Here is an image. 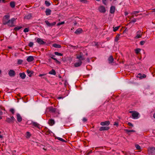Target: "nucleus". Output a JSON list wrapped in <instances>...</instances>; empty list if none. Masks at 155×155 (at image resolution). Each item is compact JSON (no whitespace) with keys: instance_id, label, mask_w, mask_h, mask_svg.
<instances>
[{"instance_id":"b1692460","label":"nucleus","mask_w":155,"mask_h":155,"mask_svg":"<svg viewBox=\"0 0 155 155\" xmlns=\"http://www.w3.org/2000/svg\"><path fill=\"white\" fill-rule=\"evenodd\" d=\"M48 123L50 125L52 126L54 124L55 121L54 120L51 119L49 120Z\"/></svg>"},{"instance_id":"37998d69","label":"nucleus","mask_w":155,"mask_h":155,"mask_svg":"<svg viewBox=\"0 0 155 155\" xmlns=\"http://www.w3.org/2000/svg\"><path fill=\"white\" fill-rule=\"evenodd\" d=\"M102 2L103 4L106 5H107L106 1L107 0H102Z\"/></svg>"},{"instance_id":"4468645a","label":"nucleus","mask_w":155,"mask_h":155,"mask_svg":"<svg viewBox=\"0 0 155 155\" xmlns=\"http://www.w3.org/2000/svg\"><path fill=\"white\" fill-rule=\"evenodd\" d=\"M108 60L109 64H111L114 62V59L112 56L111 55L108 58Z\"/></svg>"},{"instance_id":"864d4df0","label":"nucleus","mask_w":155,"mask_h":155,"mask_svg":"<svg viewBox=\"0 0 155 155\" xmlns=\"http://www.w3.org/2000/svg\"><path fill=\"white\" fill-rule=\"evenodd\" d=\"M81 2H84V3H86L87 1L86 0H80Z\"/></svg>"},{"instance_id":"09e8293b","label":"nucleus","mask_w":155,"mask_h":155,"mask_svg":"<svg viewBox=\"0 0 155 155\" xmlns=\"http://www.w3.org/2000/svg\"><path fill=\"white\" fill-rule=\"evenodd\" d=\"M87 119L85 117H84L82 119V120H83V122H84L87 121Z\"/></svg>"},{"instance_id":"5fc2aeb1","label":"nucleus","mask_w":155,"mask_h":155,"mask_svg":"<svg viewBox=\"0 0 155 155\" xmlns=\"http://www.w3.org/2000/svg\"><path fill=\"white\" fill-rule=\"evenodd\" d=\"M120 35L118 34L117 35L115 38V39H118L119 38V36Z\"/></svg>"},{"instance_id":"39448f33","label":"nucleus","mask_w":155,"mask_h":155,"mask_svg":"<svg viewBox=\"0 0 155 155\" xmlns=\"http://www.w3.org/2000/svg\"><path fill=\"white\" fill-rule=\"evenodd\" d=\"M15 20L16 19L14 18H12L11 20H8L7 25L10 27L15 26L14 22Z\"/></svg>"},{"instance_id":"c85d7f7f","label":"nucleus","mask_w":155,"mask_h":155,"mask_svg":"<svg viewBox=\"0 0 155 155\" xmlns=\"http://www.w3.org/2000/svg\"><path fill=\"white\" fill-rule=\"evenodd\" d=\"M10 5L11 7L14 8L15 6V2H10Z\"/></svg>"},{"instance_id":"58836bf2","label":"nucleus","mask_w":155,"mask_h":155,"mask_svg":"<svg viewBox=\"0 0 155 155\" xmlns=\"http://www.w3.org/2000/svg\"><path fill=\"white\" fill-rule=\"evenodd\" d=\"M137 20L136 18H134L130 21L129 23V24L131 23L132 22L134 23Z\"/></svg>"},{"instance_id":"4d7b16f0","label":"nucleus","mask_w":155,"mask_h":155,"mask_svg":"<svg viewBox=\"0 0 155 155\" xmlns=\"http://www.w3.org/2000/svg\"><path fill=\"white\" fill-rule=\"evenodd\" d=\"M27 136H28L29 137H30V134L29 133V132H27Z\"/></svg>"},{"instance_id":"bb28decb","label":"nucleus","mask_w":155,"mask_h":155,"mask_svg":"<svg viewBox=\"0 0 155 155\" xmlns=\"http://www.w3.org/2000/svg\"><path fill=\"white\" fill-rule=\"evenodd\" d=\"M52 46L53 47L57 48H60L61 47L60 45L56 44H53Z\"/></svg>"},{"instance_id":"c9c22d12","label":"nucleus","mask_w":155,"mask_h":155,"mask_svg":"<svg viewBox=\"0 0 155 155\" xmlns=\"http://www.w3.org/2000/svg\"><path fill=\"white\" fill-rule=\"evenodd\" d=\"M119 28H120L119 26H117V27H115L114 28L113 27V28L114 31H116Z\"/></svg>"},{"instance_id":"aec40b11","label":"nucleus","mask_w":155,"mask_h":155,"mask_svg":"<svg viewBox=\"0 0 155 155\" xmlns=\"http://www.w3.org/2000/svg\"><path fill=\"white\" fill-rule=\"evenodd\" d=\"M109 129V127H101L99 129V130L100 131H102L103 130H108Z\"/></svg>"},{"instance_id":"338daca9","label":"nucleus","mask_w":155,"mask_h":155,"mask_svg":"<svg viewBox=\"0 0 155 155\" xmlns=\"http://www.w3.org/2000/svg\"><path fill=\"white\" fill-rule=\"evenodd\" d=\"M1 115H0V120L2 119V117L1 116Z\"/></svg>"},{"instance_id":"c756f323","label":"nucleus","mask_w":155,"mask_h":155,"mask_svg":"<svg viewBox=\"0 0 155 155\" xmlns=\"http://www.w3.org/2000/svg\"><path fill=\"white\" fill-rule=\"evenodd\" d=\"M22 28V27L21 26H17L14 28V30L15 31H18L20 29Z\"/></svg>"},{"instance_id":"2eb2a0df","label":"nucleus","mask_w":155,"mask_h":155,"mask_svg":"<svg viewBox=\"0 0 155 155\" xmlns=\"http://www.w3.org/2000/svg\"><path fill=\"white\" fill-rule=\"evenodd\" d=\"M16 116L17 121L19 122H21L22 121V118L20 115L19 114H17Z\"/></svg>"},{"instance_id":"13d9d810","label":"nucleus","mask_w":155,"mask_h":155,"mask_svg":"<svg viewBox=\"0 0 155 155\" xmlns=\"http://www.w3.org/2000/svg\"><path fill=\"white\" fill-rule=\"evenodd\" d=\"M128 15V13L127 12H124V15L125 16H127Z\"/></svg>"},{"instance_id":"e2e57ef3","label":"nucleus","mask_w":155,"mask_h":155,"mask_svg":"<svg viewBox=\"0 0 155 155\" xmlns=\"http://www.w3.org/2000/svg\"><path fill=\"white\" fill-rule=\"evenodd\" d=\"M16 152V151L15 150H14L12 152V153H14Z\"/></svg>"},{"instance_id":"0eeeda50","label":"nucleus","mask_w":155,"mask_h":155,"mask_svg":"<svg viewBox=\"0 0 155 155\" xmlns=\"http://www.w3.org/2000/svg\"><path fill=\"white\" fill-rule=\"evenodd\" d=\"M98 10L99 11L102 13H104L106 12V9L105 7L103 5H101L98 8Z\"/></svg>"},{"instance_id":"3c124183","label":"nucleus","mask_w":155,"mask_h":155,"mask_svg":"<svg viewBox=\"0 0 155 155\" xmlns=\"http://www.w3.org/2000/svg\"><path fill=\"white\" fill-rule=\"evenodd\" d=\"M128 125L130 126H131V127L133 126V124L130 122L128 123Z\"/></svg>"},{"instance_id":"f03ea898","label":"nucleus","mask_w":155,"mask_h":155,"mask_svg":"<svg viewBox=\"0 0 155 155\" xmlns=\"http://www.w3.org/2000/svg\"><path fill=\"white\" fill-rule=\"evenodd\" d=\"M76 58L78 59V60L75 63L74 66L75 67H78L81 65L82 63V61L84 60L85 58L81 54L77 55Z\"/></svg>"},{"instance_id":"69168bd1","label":"nucleus","mask_w":155,"mask_h":155,"mask_svg":"<svg viewBox=\"0 0 155 155\" xmlns=\"http://www.w3.org/2000/svg\"><path fill=\"white\" fill-rule=\"evenodd\" d=\"M119 39H115V41L116 42H117Z\"/></svg>"},{"instance_id":"ddd939ff","label":"nucleus","mask_w":155,"mask_h":155,"mask_svg":"<svg viewBox=\"0 0 155 155\" xmlns=\"http://www.w3.org/2000/svg\"><path fill=\"white\" fill-rule=\"evenodd\" d=\"M32 125L39 129L40 128V125L36 122H33L32 123Z\"/></svg>"},{"instance_id":"9b49d317","label":"nucleus","mask_w":155,"mask_h":155,"mask_svg":"<svg viewBox=\"0 0 155 155\" xmlns=\"http://www.w3.org/2000/svg\"><path fill=\"white\" fill-rule=\"evenodd\" d=\"M139 113L135 111L133 114H132V118L134 119H137L138 118V115Z\"/></svg>"},{"instance_id":"6e6d98bb","label":"nucleus","mask_w":155,"mask_h":155,"mask_svg":"<svg viewBox=\"0 0 155 155\" xmlns=\"http://www.w3.org/2000/svg\"><path fill=\"white\" fill-rule=\"evenodd\" d=\"M136 111H130L129 112L130 113L132 114H133L134 113V112H135Z\"/></svg>"},{"instance_id":"7c9ffc66","label":"nucleus","mask_w":155,"mask_h":155,"mask_svg":"<svg viewBox=\"0 0 155 155\" xmlns=\"http://www.w3.org/2000/svg\"><path fill=\"white\" fill-rule=\"evenodd\" d=\"M125 130L127 132H135V130H133L125 129Z\"/></svg>"},{"instance_id":"ea45409f","label":"nucleus","mask_w":155,"mask_h":155,"mask_svg":"<svg viewBox=\"0 0 155 155\" xmlns=\"http://www.w3.org/2000/svg\"><path fill=\"white\" fill-rule=\"evenodd\" d=\"M34 44L33 42H30L28 44V46L30 47H32L33 45Z\"/></svg>"},{"instance_id":"4c0bfd02","label":"nucleus","mask_w":155,"mask_h":155,"mask_svg":"<svg viewBox=\"0 0 155 155\" xmlns=\"http://www.w3.org/2000/svg\"><path fill=\"white\" fill-rule=\"evenodd\" d=\"M140 51V48H137L135 50V53L138 54Z\"/></svg>"},{"instance_id":"680f3d73","label":"nucleus","mask_w":155,"mask_h":155,"mask_svg":"<svg viewBox=\"0 0 155 155\" xmlns=\"http://www.w3.org/2000/svg\"><path fill=\"white\" fill-rule=\"evenodd\" d=\"M3 114V112L2 111H0V115H2Z\"/></svg>"},{"instance_id":"72a5a7b5","label":"nucleus","mask_w":155,"mask_h":155,"mask_svg":"<svg viewBox=\"0 0 155 155\" xmlns=\"http://www.w3.org/2000/svg\"><path fill=\"white\" fill-rule=\"evenodd\" d=\"M55 56V55L53 54H51L50 56V57L52 59H53L56 61H58V60L56 58H54Z\"/></svg>"},{"instance_id":"603ef678","label":"nucleus","mask_w":155,"mask_h":155,"mask_svg":"<svg viewBox=\"0 0 155 155\" xmlns=\"http://www.w3.org/2000/svg\"><path fill=\"white\" fill-rule=\"evenodd\" d=\"M46 75V74H40L38 76L39 77H41L44 76Z\"/></svg>"},{"instance_id":"1a4fd4ad","label":"nucleus","mask_w":155,"mask_h":155,"mask_svg":"<svg viewBox=\"0 0 155 155\" xmlns=\"http://www.w3.org/2000/svg\"><path fill=\"white\" fill-rule=\"evenodd\" d=\"M143 32H142L141 31H138L136 33V35L135 36V38H142V34Z\"/></svg>"},{"instance_id":"774afa93","label":"nucleus","mask_w":155,"mask_h":155,"mask_svg":"<svg viewBox=\"0 0 155 155\" xmlns=\"http://www.w3.org/2000/svg\"><path fill=\"white\" fill-rule=\"evenodd\" d=\"M153 117L155 118V113L153 114Z\"/></svg>"},{"instance_id":"49530a36","label":"nucleus","mask_w":155,"mask_h":155,"mask_svg":"<svg viewBox=\"0 0 155 155\" xmlns=\"http://www.w3.org/2000/svg\"><path fill=\"white\" fill-rule=\"evenodd\" d=\"M140 12L139 11H134L132 12V14H136L139 13Z\"/></svg>"},{"instance_id":"4be33fe9","label":"nucleus","mask_w":155,"mask_h":155,"mask_svg":"<svg viewBox=\"0 0 155 155\" xmlns=\"http://www.w3.org/2000/svg\"><path fill=\"white\" fill-rule=\"evenodd\" d=\"M34 60L33 57L32 56H29L27 58V60L29 62L32 61Z\"/></svg>"},{"instance_id":"423d86ee","label":"nucleus","mask_w":155,"mask_h":155,"mask_svg":"<svg viewBox=\"0 0 155 155\" xmlns=\"http://www.w3.org/2000/svg\"><path fill=\"white\" fill-rule=\"evenodd\" d=\"M15 120V118L13 116H12L11 118H6L5 121L9 123H13Z\"/></svg>"},{"instance_id":"a211bd4d","label":"nucleus","mask_w":155,"mask_h":155,"mask_svg":"<svg viewBox=\"0 0 155 155\" xmlns=\"http://www.w3.org/2000/svg\"><path fill=\"white\" fill-rule=\"evenodd\" d=\"M146 77V76L145 74H143L142 75V74L141 73H139L137 76V77L139 78L140 79H142L145 78Z\"/></svg>"},{"instance_id":"e433bc0d","label":"nucleus","mask_w":155,"mask_h":155,"mask_svg":"<svg viewBox=\"0 0 155 155\" xmlns=\"http://www.w3.org/2000/svg\"><path fill=\"white\" fill-rule=\"evenodd\" d=\"M54 54L55 55H58V56H62L63 55L62 54H61V53H59L57 52H54Z\"/></svg>"},{"instance_id":"473e14b6","label":"nucleus","mask_w":155,"mask_h":155,"mask_svg":"<svg viewBox=\"0 0 155 155\" xmlns=\"http://www.w3.org/2000/svg\"><path fill=\"white\" fill-rule=\"evenodd\" d=\"M57 139H58V140H59L61 141L62 142H66V141L65 140H64V139H63L61 138H60V137H57L56 138Z\"/></svg>"},{"instance_id":"a878e982","label":"nucleus","mask_w":155,"mask_h":155,"mask_svg":"<svg viewBox=\"0 0 155 155\" xmlns=\"http://www.w3.org/2000/svg\"><path fill=\"white\" fill-rule=\"evenodd\" d=\"M32 17V15L31 14H29L25 16V18L26 19H30Z\"/></svg>"},{"instance_id":"79ce46f5","label":"nucleus","mask_w":155,"mask_h":155,"mask_svg":"<svg viewBox=\"0 0 155 155\" xmlns=\"http://www.w3.org/2000/svg\"><path fill=\"white\" fill-rule=\"evenodd\" d=\"M64 21H62L61 22H59V23H58L57 25V26H58L60 25H63V24H64Z\"/></svg>"},{"instance_id":"6ab92c4d","label":"nucleus","mask_w":155,"mask_h":155,"mask_svg":"<svg viewBox=\"0 0 155 155\" xmlns=\"http://www.w3.org/2000/svg\"><path fill=\"white\" fill-rule=\"evenodd\" d=\"M51 10L49 8H47L45 11L46 15H51Z\"/></svg>"},{"instance_id":"2f4dec72","label":"nucleus","mask_w":155,"mask_h":155,"mask_svg":"<svg viewBox=\"0 0 155 155\" xmlns=\"http://www.w3.org/2000/svg\"><path fill=\"white\" fill-rule=\"evenodd\" d=\"M135 147L138 150H140L141 149L140 147L138 144H135Z\"/></svg>"},{"instance_id":"de8ad7c7","label":"nucleus","mask_w":155,"mask_h":155,"mask_svg":"<svg viewBox=\"0 0 155 155\" xmlns=\"http://www.w3.org/2000/svg\"><path fill=\"white\" fill-rule=\"evenodd\" d=\"M145 42V41H142L140 42V44L141 45H143Z\"/></svg>"},{"instance_id":"393cba45","label":"nucleus","mask_w":155,"mask_h":155,"mask_svg":"<svg viewBox=\"0 0 155 155\" xmlns=\"http://www.w3.org/2000/svg\"><path fill=\"white\" fill-rule=\"evenodd\" d=\"M27 73L28 76L30 77L32 76V74H33V71H30L29 70H28L27 71Z\"/></svg>"},{"instance_id":"20e7f679","label":"nucleus","mask_w":155,"mask_h":155,"mask_svg":"<svg viewBox=\"0 0 155 155\" xmlns=\"http://www.w3.org/2000/svg\"><path fill=\"white\" fill-rule=\"evenodd\" d=\"M148 153L150 155H154L155 154V147H152L148 149Z\"/></svg>"},{"instance_id":"0e129e2a","label":"nucleus","mask_w":155,"mask_h":155,"mask_svg":"<svg viewBox=\"0 0 155 155\" xmlns=\"http://www.w3.org/2000/svg\"><path fill=\"white\" fill-rule=\"evenodd\" d=\"M3 138V136L1 135H0V138L2 139Z\"/></svg>"},{"instance_id":"052dcab7","label":"nucleus","mask_w":155,"mask_h":155,"mask_svg":"<svg viewBox=\"0 0 155 155\" xmlns=\"http://www.w3.org/2000/svg\"><path fill=\"white\" fill-rule=\"evenodd\" d=\"M5 0H0V2H2L3 3H5Z\"/></svg>"},{"instance_id":"f257e3e1","label":"nucleus","mask_w":155,"mask_h":155,"mask_svg":"<svg viewBox=\"0 0 155 155\" xmlns=\"http://www.w3.org/2000/svg\"><path fill=\"white\" fill-rule=\"evenodd\" d=\"M47 111L49 112L53 113L52 115L54 117H57L59 114V111L56 108L51 106L46 108Z\"/></svg>"},{"instance_id":"7ed1b4c3","label":"nucleus","mask_w":155,"mask_h":155,"mask_svg":"<svg viewBox=\"0 0 155 155\" xmlns=\"http://www.w3.org/2000/svg\"><path fill=\"white\" fill-rule=\"evenodd\" d=\"M10 16L9 15L4 16L3 18L2 22L4 25H6L8 24Z\"/></svg>"},{"instance_id":"8fccbe9b","label":"nucleus","mask_w":155,"mask_h":155,"mask_svg":"<svg viewBox=\"0 0 155 155\" xmlns=\"http://www.w3.org/2000/svg\"><path fill=\"white\" fill-rule=\"evenodd\" d=\"M114 125L118 127V122H115L114 123Z\"/></svg>"},{"instance_id":"a19ab883","label":"nucleus","mask_w":155,"mask_h":155,"mask_svg":"<svg viewBox=\"0 0 155 155\" xmlns=\"http://www.w3.org/2000/svg\"><path fill=\"white\" fill-rule=\"evenodd\" d=\"M23 62V61L21 60L20 59H18V64H22V62Z\"/></svg>"},{"instance_id":"5701e85b","label":"nucleus","mask_w":155,"mask_h":155,"mask_svg":"<svg viewBox=\"0 0 155 155\" xmlns=\"http://www.w3.org/2000/svg\"><path fill=\"white\" fill-rule=\"evenodd\" d=\"M19 74L20 77L22 79H24L26 77V75L24 72L20 73Z\"/></svg>"},{"instance_id":"dca6fc26","label":"nucleus","mask_w":155,"mask_h":155,"mask_svg":"<svg viewBox=\"0 0 155 155\" xmlns=\"http://www.w3.org/2000/svg\"><path fill=\"white\" fill-rule=\"evenodd\" d=\"M110 124V122L109 121H106L101 122L100 124L102 126H108Z\"/></svg>"},{"instance_id":"f704fd0d","label":"nucleus","mask_w":155,"mask_h":155,"mask_svg":"<svg viewBox=\"0 0 155 155\" xmlns=\"http://www.w3.org/2000/svg\"><path fill=\"white\" fill-rule=\"evenodd\" d=\"M45 4L46 6H48L51 5V4L50 3V2L47 1H46L45 2Z\"/></svg>"},{"instance_id":"cd10ccee","label":"nucleus","mask_w":155,"mask_h":155,"mask_svg":"<svg viewBox=\"0 0 155 155\" xmlns=\"http://www.w3.org/2000/svg\"><path fill=\"white\" fill-rule=\"evenodd\" d=\"M49 74H51L55 75L56 74V72L54 69H52L51 71L49 72Z\"/></svg>"},{"instance_id":"412c9836","label":"nucleus","mask_w":155,"mask_h":155,"mask_svg":"<svg viewBox=\"0 0 155 155\" xmlns=\"http://www.w3.org/2000/svg\"><path fill=\"white\" fill-rule=\"evenodd\" d=\"M83 31L82 29L81 28H78L75 32V33L77 34H79L81 33Z\"/></svg>"},{"instance_id":"f3484780","label":"nucleus","mask_w":155,"mask_h":155,"mask_svg":"<svg viewBox=\"0 0 155 155\" xmlns=\"http://www.w3.org/2000/svg\"><path fill=\"white\" fill-rule=\"evenodd\" d=\"M115 10V7L114 6H111L110 9V12L111 14H114V12Z\"/></svg>"},{"instance_id":"a18cd8bd","label":"nucleus","mask_w":155,"mask_h":155,"mask_svg":"<svg viewBox=\"0 0 155 155\" xmlns=\"http://www.w3.org/2000/svg\"><path fill=\"white\" fill-rule=\"evenodd\" d=\"M29 31L28 28H26L24 30V32H27Z\"/></svg>"},{"instance_id":"9d476101","label":"nucleus","mask_w":155,"mask_h":155,"mask_svg":"<svg viewBox=\"0 0 155 155\" xmlns=\"http://www.w3.org/2000/svg\"><path fill=\"white\" fill-rule=\"evenodd\" d=\"M8 75L11 77H14L15 75V73L13 70H10L8 73Z\"/></svg>"},{"instance_id":"c03bdc74","label":"nucleus","mask_w":155,"mask_h":155,"mask_svg":"<svg viewBox=\"0 0 155 155\" xmlns=\"http://www.w3.org/2000/svg\"><path fill=\"white\" fill-rule=\"evenodd\" d=\"M10 111L13 114H14L15 113V110L13 108H11L10 110Z\"/></svg>"},{"instance_id":"f8f14e48","label":"nucleus","mask_w":155,"mask_h":155,"mask_svg":"<svg viewBox=\"0 0 155 155\" xmlns=\"http://www.w3.org/2000/svg\"><path fill=\"white\" fill-rule=\"evenodd\" d=\"M36 41L40 45H44L46 43V42L43 41L42 39H37Z\"/></svg>"},{"instance_id":"bf43d9fd","label":"nucleus","mask_w":155,"mask_h":155,"mask_svg":"<svg viewBox=\"0 0 155 155\" xmlns=\"http://www.w3.org/2000/svg\"><path fill=\"white\" fill-rule=\"evenodd\" d=\"M94 44H95V45L96 46H97V47L98 46V43L97 42H94Z\"/></svg>"},{"instance_id":"6e6552de","label":"nucleus","mask_w":155,"mask_h":155,"mask_svg":"<svg viewBox=\"0 0 155 155\" xmlns=\"http://www.w3.org/2000/svg\"><path fill=\"white\" fill-rule=\"evenodd\" d=\"M45 22L47 25L49 27H52V26H54L56 24V22H54L52 23H50L47 20L45 21Z\"/></svg>"}]
</instances>
